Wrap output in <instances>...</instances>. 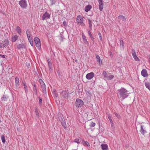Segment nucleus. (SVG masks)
Returning a JSON list of instances; mask_svg holds the SVG:
<instances>
[{
  "instance_id": "f257e3e1",
  "label": "nucleus",
  "mask_w": 150,
  "mask_h": 150,
  "mask_svg": "<svg viewBox=\"0 0 150 150\" xmlns=\"http://www.w3.org/2000/svg\"><path fill=\"white\" fill-rule=\"evenodd\" d=\"M118 93L120 95V98H122V100L124 99L125 98H126L127 96V91L126 89L124 88H121L118 90Z\"/></svg>"
},
{
  "instance_id": "f03ea898",
  "label": "nucleus",
  "mask_w": 150,
  "mask_h": 150,
  "mask_svg": "<svg viewBox=\"0 0 150 150\" xmlns=\"http://www.w3.org/2000/svg\"><path fill=\"white\" fill-rule=\"evenodd\" d=\"M58 117L62 126L65 128H66V124L62 115L61 113L58 114Z\"/></svg>"
},
{
  "instance_id": "7ed1b4c3",
  "label": "nucleus",
  "mask_w": 150,
  "mask_h": 150,
  "mask_svg": "<svg viewBox=\"0 0 150 150\" xmlns=\"http://www.w3.org/2000/svg\"><path fill=\"white\" fill-rule=\"evenodd\" d=\"M76 106L79 108H81L84 104V103L83 100L79 99H77L76 101Z\"/></svg>"
},
{
  "instance_id": "20e7f679",
  "label": "nucleus",
  "mask_w": 150,
  "mask_h": 150,
  "mask_svg": "<svg viewBox=\"0 0 150 150\" xmlns=\"http://www.w3.org/2000/svg\"><path fill=\"white\" fill-rule=\"evenodd\" d=\"M146 125V124L144 123H142L141 124V129L140 130V132L143 135H144L147 132L144 129L145 128Z\"/></svg>"
},
{
  "instance_id": "39448f33",
  "label": "nucleus",
  "mask_w": 150,
  "mask_h": 150,
  "mask_svg": "<svg viewBox=\"0 0 150 150\" xmlns=\"http://www.w3.org/2000/svg\"><path fill=\"white\" fill-rule=\"evenodd\" d=\"M34 41L36 46L38 47V48L39 50H40V46L41 45V43L40 39L36 37L35 38Z\"/></svg>"
},
{
  "instance_id": "423d86ee",
  "label": "nucleus",
  "mask_w": 150,
  "mask_h": 150,
  "mask_svg": "<svg viewBox=\"0 0 150 150\" xmlns=\"http://www.w3.org/2000/svg\"><path fill=\"white\" fill-rule=\"evenodd\" d=\"M8 43V40L6 39L0 44V47L2 48H6L7 46Z\"/></svg>"
},
{
  "instance_id": "0eeeda50",
  "label": "nucleus",
  "mask_w": 150,
  "mask_h": 150,
  "mask_svg": "<svg viewBox=\"0 0 150 150\" xmlns=\"http://www.w3.org/2000/svg\"><path fill=\"white\" fill-rule=\"evenodd\" d=\"M95 76L94 73L93 72H91L87 74L86 76V79L88 80H91L93 79Z\"/></svg>"
},
{
  "instance_id": "6e6552de",
  "label": "nucleus",
  "mask_w": 150,
  "mask_h": 150,
  "mask_svg": "<svg viewBox=\"0 0 150 150\" xmlns=\"http://www.w3.org/2000/svg\"><path fill=\"white\" fill-rule=\"evenodd\" d=\"M50 14L47 12H46L42 15V20H47L50 18Z\"/></svg>"
},
{
  "instance_id": "1a4fd4ad",
  "label": "nucleus",
  "mask_w": 150,
  "mask_h": 150,
  "mask_svg": "<svg viewBox=\"0 0 150 150\" xmlns=\"http://www.w3.org/2000/svg\"><path fill=\"white\" fill-rule=\"evenodd\" d=\"M19 4L22 8H25L27 6V4L25 0H22L20 1Z\"/></svg>"
},
{
  "instance_id": "9d476101",
  "label": "nucleus",
  "mask_w": 150,
  "mask_h": 150,
  "mask_svg": "<svg viewBox=\"0 0 150 150\" xmlns=\"http://www.w3.org/2000/svg\"><path fill=\"white\" fill-rule=\"evenodd\" d=\"M83 21V19L82 16L80 15L77 16L76 18V21L78 23L82 24Z\"/></svg>"
},
{
  "instance_id": "9b49d317",
  "label": "nucleus",
  "mask_w": 150,
  "mask_h": 150,
  "mask_svg": "<svg viewBox=\"0 0 150 150\" xmlns=\"http://www.w3.org/2000/svg\"><path fill=\"white\" fill-rule=\"evenodd\" d=\"M61 95L62 98H67L68 97V92L66 91H63L62 92Z\"/></svg>"
},
{
  "instance_id": "f8f14e48",
  "label": "nucleus",
  "mask_w": 150,
  "mask_h": 150,
  "mask_svg": "<svg viewBox=\"0 0 150 150\" xmlns=\"http://www.w3.org/2000/svg\"><path fill=\"white\" fill-rule=\"evenodd\" d=\"M141 75L144 77H146L148 76V74L146 70L143 69L141 72Z\"/></svg>"
},
{
  "instance_id": "ddd939ff",
  "label": "nucleus",
  "mask_w": 150,
  "mask_h": 150,
  "mask_svg": "<svg viewBox=\"0 0 150 150\" xmlns=\"http://www.w3.org/2000/svg\"><path fill=\"white\" fill-rule=\"evenodd\" d=\"M132 56L134 58V59L136 61H140V59L138 58L137 56V54L134 51L132 52Z\"/></svg>"
},
{
  "instance_id": "4468645a",
  "label": "nucleus",
  "mask_w": 150,
  "mask_h": 150,
  "mask_svg": "<svg viewBox=\"0 0 150 150\" xmlns=\"http://www.w3.org/2000/svg\"><path fill=\"white\" fill-rule=\"evenodd\" d=\"M96 59L97 62H98L100 65H101L102 64L103 62L102 60L100 59L99 56L97 55H96Z\"/></svg>"
},
{
  "instance_id": "2eb2a0df",
  "label": "nucleus",
  "mask_w": 150,
  "mask_h": 150,
  "mask_svg": "<svg viewBox=\"0 0 150 150\" xmlns=\"http://www.w3.org/2000/svg\"><path fill=\"white\" fill-rule=\"evenodd\" d=\"M92 6L90 5H88L85 7L84 8L85 11L86 12H88L89 11L91 8Z\"/></svg>"
},
{
  "instance_id": "dca6fc26",
  "label": "nucleus",
  "mask_w": 150,
  "mask_h": 150,
  "mask_svg": "<svg viewBox=\"0 0 150 150\" xmlns=\"http://www.w3.org/2000/svg\"><path fill=\"white\" fill-rule=\"evenodd\" d=\"M41 85V87L42 89V91L44 93H46V85L45 83L42 84Z\"/></svg>"
},
{
  "instance_id": "f3484780",
  "label": "nucleus",
  "mask_w": 150,
  "mask_h": 150,
  "mask_svg": "<svg viewBox=\"0 0 150 150\" xmlns=\"http://www.w3.org/2000/svg\"><path fill=\"white\" fill-rule=\"evenodd\" d=\"M118 18L120 21H122L125 22L126 20V18L125 17L122 15H120L118 16Z\"/></svg>"
},
{
  "instance_id": "a211bd4d",
  "label": "nucleus",
  "mask_w": 150,
  "mask_h": 150,
  "mask_svg": "<svg viewBox=\"0 0 150 150\" xmlns=\"http://www.w3.org/2000/svg\"><path fill=\"white\" fill-rule=\"evenodd\" d=\"M101 146L103 150H108V147L106 144H102L101 145Z\"/></svg>"
},
{
  "instance_id": "6ab92c4d",
  "label": "nucleus",
  "mask_w": 150,
  "mask_h": 150,
  "mask_svg": "<svg viewBox=\"0 0 150 150\" xmlns=\"http://www.w3.org/2000/svg\"><path fill=\"white\" fill-rule=\"evenodd\" d=\"M18 36L17 35H15L12 37V41L13 42H15L17 40Z\"/></svg>"
},
{
  "instance_id": "aec40b11",
  "label": "nucleus",
  "mask_w": 150,
  "mask_h": 150,
  "mask_svg": "<svg viewBox=\"0 0 150 150\" xmlns=\"http://www.w3.org/2000/svg\"><path fill=\"white\" fill-rule=\"evenodd\" d=\"M16 30L18 33L20 35H21V30L20 27L19 26H17L16 28Z\"/></svg>"
},
{
  "instance_id": "412c9836",
  "label": "nucleus",
  "mask_w": 150,
  "mask_h": 150,
  "mask_svg": "<svg viewBox=\"0 0 150 150\" xmlns=\"http://www.w3.org/2000/svg\"><path fill=\"white\" fill-rule=\"evenodd\" d=\"M145 85L146 88L150 91V83L146 82L145 83Z\"/></svg>"
},
{
  "instance_id": "4be33fe9",
  "label": "nucleus",
  "mask_w": 150,
  "mask_h": 150,
  "mask_svg": "<svg viewBox=\"0 0 150 150\" xmlns=\"http://www.w3.org/2000/svg\"><path fill=\"white\" fill-rule=\"evenodd\" d=\"M82 36L83 37V42L85 44H87L88 42L87 40L86 36L83 34H82Z\"/></svg>"
},
{
  "instance_id": "5701e85b",
  "label": "nucleus",
  "mask_w": 150,
  "mask_h": 150,
  "mask_svg": "<svg viewBox=\"0 0 150 150\" xmlns=\"http://www.w3.org/2000/svg\"><path fill=\"white\" fill-rule=\"evenodd\" d=\"M19 82V80L18 78L16 77L15 78V85L16 87H18V86Z\"/></svg>"
},
{
  "instance_id": "b1692460",
  "label": "nucleus",
  "mask_w": 150,
  "mask_h": 150,
  "mask_svg": "<svg viewBox=\"0 0 150 150\" xmlns=\"http://www.w3.org/2000/svg\"><path fill=\"white\" fill-rule=\"evenodd\" d=\"M33 90L34 91L35 94L36 95H37V90L36 85L35 84H34L33 85Z\"/></svg>"
},
{
  "instance_id": "393cba45",
  "label": "nucleus",
  "mask_w": 150,
  "mask_h": 150,
  "mask_svg": "<svg viewBox=\"0 0 150 150\" xmlns=\"http://www.w3.org/2000/svg\"><path fill=\"white\" fill-rule=\"evenodd\" d=\"M28 40L30 42V43L31 45L33 46V41L32 40V37L29 38H28Z\"/></svg>"
},
{
  "instance_id": "a878e982",
  "label": "nucleus",
  "mask_w": 150,
  "mask_h": 150,
  "mask_svg": "<svg viewBox=\"0 0 150 150\" xmlns=\"http://www.w3.org/2000/svg\"><path fill=\"white\" fill-rule=\"evenodd\" d=\"M26 34L28 38L31 37V36L30 32L28 30H27L26 31Z\"/></svg>"
},
{
  "instance_id": "bb28decb",
  "label": "nucleus",
  "mask_w": 150,
  "mask_h": 150,
  "mask_svg": "<svg viewBox=\"0 0 150 150\" xmlns=\"http://www.w3.org/2000/svg\"><path fill=\"white\" fill-rule=\"evenodd\" d=\"M83 145L85 146H89V143L87 141H85L83 143Z\"/></svg>"
},
{
  "instance_id": "cd10ccee",
  "label": "nucleus",
  "mask_w": 150,
  "mask_h": 150,
  "mask_svg": "<svg viewBox=\"0 0 150 150\" xmlns=\"http://www.w3.org/2000/svg\"><path fill=\"white\" fill-rule=\"evenodd\" d=\"M8 97L5 95H3V97L1 98V100L4 101H6Z\"/></svg>"
},
{
  "instance_id": "c85d7f7f",
  "label": "nucleus",
  "mask_w": 150,
  "mask_h": 150,
  "mask_svg": "<svg viewBox=\"0 0 150 150\" xmlns=\"http://www.w3.org/2000/svg\"><path fill=\"white\" fill-rule=\"evenodd\" d=\"M103 5L104 4H99V8L101 11H102L103 10Z\"/></svg>"
},
{
  "instance_id": "c756f323",
  "label": "nucleus",
  "mask_w": 150,
  "mask_h": 150,
  "mask_svg": "<svg viewBox=\"0 0 150 150\" xmlns=\"http://www.w3.org/2000/svg\"><path fill=\"white\" fill-rule=\"evenodd\" d=\"M90 126L91 127H94L95 125H96V124L95 123L93 122H91L90 124Z\"/></svg>"
},
{
  "instance_id": "7c9ffc66",
  "label": "nucleus",
  "mask_w": 150,
  "mask_h": 150,
  "mask_svg": "<svg viewBox=\"0 0 150 150\" xmlns=\"http://www.w3.org/2000/svg\"><path fill=\"white\" fill-rule=\"evenodd\" d=\"M114 77V76L113 75H111L107 77L106 79L108 80H110L112 79Z\"/></svg>"
},
{
  "instance_id": "2f4dec72",
  "label": "nucleus",
  "mask_w": 150,
  "mask_h": 150,
  "mask_svg": "<svg viewBox=\"0 0 150 150\" xmlns=\"http://www.w3.org/2000/svg\"><path fill=\"white\" fill-rule=\"evenodd\" d=\"M35 112L36 115L38 116H39V113L38 112V109L37 108H35Z\"/></svg>"
},
{
  "instance_id": "473e14b6",
  "label": "nucleus",
  "mask_w": 150,
  "mask_h": 150,
  "mask_svg": "<svg viewBox=\"0 0 150 150\" xmlns=\"http://www.w3.org/2000/svg\"><path fill=\"white\" fill-rule=\"evenodd\" d=\"M120 45L123 47H124V44L122 39H120Z\"/></svg>"
},
{
  "instance_id": "72a5a7b5",
  "label": "nucleus",
  "mask_w": 150,
  "mask_h": 150,
  "mask_svg": "<svg viewBox=\"0 0 150 150\" xmlns=\"http://www.w3.org/2000/svg\"><path fill=\"white\" fill-rule=\"evenodd\" d=\"M1 140L3 143H5L6 142L4 136L2 135L1 137Z\"/></svg>"
},
{
  "instance_id": "f704fd0d",
  "label": "nucleus",
  "mask_w": 150,
  "mask_h": 150,
  "mask_svg": "<svg viewBox=\"0 0 150 150\" xmlns=\"http://www.w3.org/2000/svg\"><path fill=\"white\" fill-rule=\"evenodd\" d=\"M54 94V96L56 97H57L58 96V95L57 93V91L56 90L54 89L53 90Z\"/></svg>"
},
{
  "instance_id": "c9c22d12",
  "label": "nucleus",
  "mask_w": 150,
  "mask_h": 150,
  "mask_svg": "<svg viewBox=\"0 0 150 150\" xmlns=\"http://www.w3.org/2000/svg\"><path fill=\"white\" fill-rule=\"evenodd\" d=\"M24 88L25 91V93H27L28 92V87H27L26 85H24Z\"/></svg>"
},
{
  "instance_id": "e433bc0d",
  "label": "nucleus",
  "mask_w": 150,
  "mask_h": 150,
  "mask_svg": "<svg viewBox=\"0 0 150 150\" xmlns=\"http://www.w3.org/2000/svg\"><path fill=\"white\" fill-rule=\"evenodd\" d=\"M24 46L22 44H19L18 46V49H20L22 48L23 47V46Z\"/></svg>"
},
{
  "instance_id": "4c0bfd02",
  "label": "nucleus",
  "mask_w": 150,
  "mask_h": 150,
  "mask_svg": "<svg viewBox=\"0 0 150 150\" xmlns=\"http://www.w3.org/2000/svg\"><path fill=\"white\" fill-rule=\"evenodd\" d=\"M81 140V139L79 138L76 139V142L78 144L79 143Z\"/></svg>"
},
{
  "instance_id": "58836bf2",
  "label": "nucleus",
  "mask_w": 150,
  "mask_h": 150,
  "mask_svg": "<svg viewBox=\"0 0 150 150\" xmlns=\"http://www.w3.org/2000/svg\"><path fill=\"white\" fill-rule=\"evenodd\" d=\"M103 75L104 76V77L106 79H107V73L105 71H104L103 73Z\"/></svg>"
},
{
  "instance_id": "ea45409f",
  "label": "nucleus",
  "mask_w": 150,
  "mask_h": 150,
  "mask_svg": "<svg viewBox=\"0 0 150 150\" xmlns=\"http://www.w3.org/2000/svg\"><path fill=\"white\" fill-rule=\"evenodd\" d=\"M103 75L104 76V77L106 79H107V73L105 71H104L103 73Z\"/></svg>"
},
{
  "instance_id": "a19ab883",
  "label": "nucleus",
  "mask_w": 150,
  "mask_h": 150,
  "mask_svg": "<svg viewBox=\"0 0 150 150\" xmlns=\"http://www.w3.org/2000/svg\"><path fill=\"white\" fill-rule=\"evenodd\" d=\"M99 4H103V0H98Z\"/></svg>"
},
{
  "instance_id": "79ce46f5",
  "label": "nucleus",
  "mask_w": 150,
  "mask_h": 150,
  "mask_svg": "<svg viewBox=\"0 0 150 150\" xmlns=\"http://www.w3.org/2000/svg\"><path fill=\"white\" fill-rule=\"evenodd\" d=\"M108 118L109 119L111 123H112V124H113V123L112 122V120L111 118V117L110 116H108Z\"/></svg>"
},
{
  "instance_id": "37998d69",
  "label": "nucleus",
  "mask_w": 150,
  "mask_h": 150,
  "mask_svg": "<svg viewBox=\"0 0 150 150\" xmlns=\"http://www.w3.org/2000/svg\"><path fill=\"white\" fill-rule=\"evenodd\" d=\"M98 35L99 36L100 40H102V37L101 36V33H100L99 32L98 33Z\"/></svg>"
},
{
  "instance_id": "c03bdc74",
  "label": "nucleus",
  "mask_w": 150,
  "mask_h": 150,
  "mask_svg": "<svg viewBox=\"0 0 150 150\" xmlns=\"http://www.w3.org/2000/svg\"><path fill=\"white\" fill-rule=\"evenodd\" d=\"M39 82L41 84V85L42 84L44 83L43 81L41 79H39Z\"/></svg>"
},
{
  "instance_id": "a18cd8bd",
  "label": "nucleus",
  "mask_w": 150,
  "mask_h": 150,
  "mask_svg": "<svg viewBox=\"0 0 150 150\" xmlns=\"http://www.w3.org/2000/svg\"><path fill=\"white\" fill-rule=\"evenodd\" d=\"M115 116L117 117L118 118H119L120 117V115H119L117 113H115Z\"/></svg>"
},
{
  "instance_id": "49530a36",
  "label": "nucleus",
  "mask_w": 150,
  "mask_h": 150,
  "mask_svg": "<svg viewBox=\"0 0 150 150\" xmlns=\"http://www.w3.org/2000/svg\"><path fill=\"white\" fill-rule=\"evenodd\" d=\"M42 99L39 98V103L40 104H41L42 103Z\"/></svg>"
},
{
  "instance_id": "de8ad7c7",
  "label": "nucleus",
  "mask_w": 150,
  "mask_h": 150,
  "mask_svg": "<svg viewBox=\"0 0 150 150\" xmlns=\"http://www.w3.org/2000/svg\"><path fill=\"white\" fill-rule=\"evenodd\" d=\"M89 27H90L91 28L92 24H91V22L90 21V20H89Z\"/></svg>"
},
{
  "instance_id": "09e8293b",
  "label": "nucleus",
  "mask_w": 150,
  "mask_h": 150,
  "mask_svg": "<svg viewBox=\"0 0 150 150\" xmlns=\"http://www.w3.org/2000/svg\"><path fill=\"white\" fill-rule=\"evenodd\" d=\"M63 24L65 26H66L67 25V23L65 21H64L63 22Z\"/></svg>"
},
{
  "instance_id": "8fccbe9b",
  "label": "nucleus",
  "mask_w": 150,
  "mask_h": 150,
  "mask_svg": "<svg viewBox=\"0 0 150 150\" xmlns=\"http://www.w3.org/2000/svg\"><path fill=\"white\" fill-rule=\"evenodd\" d=\"M49 69H52V64L49 65Z\"/></svg>"
},
{
  "instance_id": "3c124183",
  "label": "nucleus",
  "mask_w": 150,
  "mask_h": 150,
  "mask_svg": "<svg viewBox=\"0 0 150 150\" xmlns=\"http://www.w3.org/2000/svg\"><path fill=\"white\" fill-rule=\"evenodd\" d=\"M88 33L90 37H91L92 36V34H91V32L90 31H89L88 32Z\"/></svg>"
},
{
  "instance_id": "603ef678",
  "label": "nucleus",
  "mask_w": 150,
  "mask_h": 150,
  "mask_svg": "<svg viewBox=\"0 0 150 150\" xmlns=\"http://www.w3.org/2000/svg\"><path fill=\"white\" fill-rule=\"evenodd\" d=\"M0 56H1L3 58H5V56L4 55H1V54H0Z\"/></svg>"
},
{
  "instance_id": "864d4df0",
  "label": "nucleus",
  "mask_w": 150,
  "mask_h": 150,
  "mask_svg": "<svg viewBox=\"0 0 150 150\" xmlns=\"http://www.w3.org/2000/svg\"><path fill=\"white\" fill-rule=\"evenodd\" d=\"M48 62L49 65L50 64H52L51 62L49 60H48Z\"/></svg>"
},
{
  "instance_id": "5fc2aeb1",
  "label": "nucleus",
  "mask_w": 150,
  "mask_h": 150,
  "mask_svg": "<svg viewBox=\"0 0 150 150\" xmlns=\"http://www.w3.org/2000/svg\"><path fill=\"white\" fill-rule=\"evenodd\" d=\"M52 4H55V2L54 1L52 0Z\"/></svg>"
},
{
  "instance_id": "6e6d98bb",
  "label": "nucleus",
  "mask_w": 150,
  "mask_h": 150,
  "mask_svg": "<svg viewBox=\"0 0 150 150\" xmlns=\"http://www.w3.org/2000/svg\"><path fill=\"white\" fill-rule=\"evenodd\" d=\"M91 40H94V38H93V36H92L91 37Z\"/></svg>"
},
{
  "instance_id": "4d7b16f0",
  "label": "nucleus",
  "mask_w": 150,
  "mask_h": 150,
  "mask_svg": "<svg viewBox=\"0 0 150 150\" xmlns=\"http://www.w3.org/2000/svg\"><path fill=\"white\" fill-rule=\"evenodd\" d=\"M23 86L25 85H26V83L25 82H23Z\"/></svg>"
},
{
  "instance_id": "13d9d810",
  "label": "nucleus",
  "mask_w": 150,
  "mask_h": 150,
  "mask_svg": "<svg viewBox=\"0 0 150 150\" xmlns=\"http://www.w3.org/2000/svg\"><path fill=\"white\" fill-rule=\"evenodd\" d=\"M110 55H112V54L111 52H110Z\"/></svg>"
},
{
  "instance_id": "bf43d9fd",
  "label": "nucleus",
  "mask_w": 150,
  "mask_h": 150,
  "mask_svg": "<svg viewBox=\"0 0 150 150\" xmlns=\"http://www.w3.org/2000/svg\"><path fill=\"white\" fill-rule=\"evenodd\" d=\"M111 125L112 126L113 125H114V124H112V123H111Z\"/></svg>"
}]
</instances>
